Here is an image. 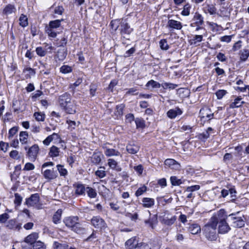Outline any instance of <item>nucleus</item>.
I'll return each instance as SVG.
<instances>
[{"label":"nucleus","mask_w":249,"mask_h":249,"mask_svg":"<svg viewBox=\"0 0 249 249\" xmlns=\"http://www.w3.org/2000/svg\"><path fill=\"white\" fill-rule=\"evenodd\" d=\"M31 247L32 249H46V248L44 243L40 241H37L34 243Z\"/></svg>","instance_id":"37998d69"},{"label":"nucleus","mask_w":249,"mask_h":249,"mask_svg":"<svg viewBox=\"0 0 249 249\" xmlns=\"http://www.w3.org/2000/svg\"><path fill=\"white\" fill-rule=\"evenodd\" d=\"M200 186L198 185H195L191 186H188L186 189V191L189 192H193L198 191L200 189Z\"/></svg>","instance_id":"69168bd1"},{"label":"nucleus","mask_w":249,"mask_h":249,"mask_svg":"<svg viewBox=\"0 0 249 249\" xmlns=\"http://www.w3.org/2000/svg\"><path fill=\"white\" fill-rule=\"evenodd\" d=\"M144 222L146 224L149 225L150 227L153 229L155 225L157 223V218L156 216H154L149 219L145 220Z\"/></svg>","instance_id":"a18cd8bd"},{"label":"nucleus","mask_w":249,"mask_h":249,"mask_svg":"<svg viewBox=\"0 0 249 249\" xmlns=\"http://www.w3.org/2000/svg\"><path fill=\"white\" fill-rule=\"evenodd\" d=\"M160 46L161 50H167L169 48V46L167 43V41L165 39L160 40Z\"/></svg>","instance_id":"052dcab7"},{"label":"nucleus","mask_w":249,"mask_h":249,"mask_svg":"<svg viewBox=\"0 0 249 249\" xmlns=\"http://www.w3.org/2000/svg\"><path fill=\"white\" fill-rule=\"evenodd\" d=\"M147 191V187L145 185L140 187L135 192V196L137 197L142 196L144 193Z\"/></svg>","instance_id":"6e6d98bb"},{"label":"nucleus","mask_w":249,"mask_h":249,"mask_svg":"<svg viewBox=\"0 0 249 249\" xmlns=\"http://www.w3.org/2000/svg\"><path fill=\"white\" fill-rule=\"evenodd\" d=\"M104 153L107 157L119 156L120 155V152L112 148H106Z\"/></svg>","instance_id":"7c9ffc66"},{"label":"nucleus","mask_w":249,"mask_h":249,"mask_svg":"<svg viewBox=\"0 0 249 249\" xmlns=\"http://www.w3.org/2000/svg\"><path fill=\"white\" fill-rule=\"evenodd\" d=\"M56 167L61 176L65 177L67 175L68 171L67 169L64 167L63 165L58 164Z\"/></svg>","instance_id":"8fccbe9b"},{"label":"nucleus","mask_w":249,"mask_h":249,"mask_svg":"<svg viewBox=\"0 0 249 249\" xmlns=\"http://www.w3.org/2000/svg\"><path fill=\"white\" fill-rule=\"evenodd\" d=\"M53 247V249H68L69 246L66 243H61L57 241H54Z\"/></svg>","instance_id":"4c0bfd02"},{"label":"nucleus","mask_w":249,"mask_h":249,"mask_svg":"<svg viewBox=\"0 0 249 249\" xmlns=\"http://www.w3.org/2000/svg\"><path fill=\"white\" fill-rule=\"evenodd\" d=\"M109 26L111 27V33L113 36L115 35L117 30H118L121 36V40L122 41L124 40H129V36L133 31V29L130 27L126 19L112 20Z\"/></svg>","instance_id":"f257e3e1"},{"label":"nucleus","mask_w":249,"mask_h":249,"mask_svg":"<svg viewBox=\"0 0 249 249\" xmlns=\"http://www.w3.org/2000/svg\"><path fill=\"white\" fill-rule=\"evenodd\" d=\"M227 217L228 216L225 210L220 209L211 218L210 220L217 225L218 222L226 221Z\"/></svg>","instance_id":"423d86ee"},{"label":"nucleus","mask_w":249,"mask_h":249,"mask_svg":"<svg viewBox=\"0 0 249 249\" xmlns=\"http://www.w3.org/2000/svg\"><path fill=\"white\" fill-rule=\"evenodd\" d=\"M19 25L22 27H25L28 25V18L26 16L21 14L19 18Z\"/></svg>","instance_id":"79ce46f5"},{"label":"nucleus","mask_w":249,"mask_h":249,"mask_svg":"<svg viewBox=\"0 0 249 249\" xmlns=\"http://www.w3.org/2000/svg\"><path fill=\"white\" fill-rule=\"evenodd\" d=\"M142 204L144 208H150L155 204V200L149 197H143L142 200Z\"/></svg>","instance_id":"5701e85b"},{"label":"nucleus","mask_w":249,"mask_h":249,"mask_svg":"<svg viewBox=\"0 0 249 249\" xmlns=\"http://www.w3.org/2000/svg\"><path fill=\"white\" fill-rule=\"evenodd\" d=\"M127 151L131 154L137 153L140 150V146L135 143H129L126 147Z\"/></svg>","instance_id":"b1692460"},{"label":"nucleus","mask_w":249,"mask_h":249,"mask_svg":"<svg viewBox=\"0 0 249 249\" xmlns=\"http://www.w3.org/2000/svg\"><path fill=\"white\" fill-rule=\"evenodd\" d=\"M95 175L100 178H103L106 176V172L105 171V168L104 166H100L99 169L95 172Z\"/></svg>","instance_id":"c03bdc74"},{"label":"nucleus","mask_w":249,"mask_h":249,"mask_svg":"<svg viewBox=\"0 0 249 249\" xmlns=\"http://www.w3.org/2000/svg\"><path fill=\"white\" fill-rule=\"evenodd\" d=\"M167 26L170 28L176 30H181L182 27L180 22L174 19H169Z\"/></svg>","instance_id":"aec40b11"},{"label":"nucleus","mask_w":249,"mask_h":249,"mask_svg":"<svg viewBox=\"0 0 249 249\" xmlns=\"http://www.w3.org/2000/svg\"><path fill=\"white\" fill-rule=\"evenodd\" d=\"M55 29L50 28L49 26H46L45 27V32L49 37L54 38L57 36L58 33L55 31Z\"/></svg>","instance_id":"f704fd0d"},{"label":"nucleus","mask_w":249,"mask_h":249,"mask_svg":"<svg viewBox=\"0 0 249 249\" xmlns=\"http://www.w3.org/2000/svg\"><path fill=\"white\" fill-rule=\"evenodd\" d=\"M135 122L137 128H143L145 127V122L142 119L137 118Z\"/></svg>","instance_id":"603ef678"},{"label":"nucleus","mask_w":249,"mask_h":249,"mask_svg":"<svg viewBox=\"0 0 249 249\" xmlns=\"http://www.w3.org/2000/svg\"><path fill=\"white\" fill-rule=\"evenodd\" d=\"M150 86L153 89L160 88L161 87L160 84L159 82L154 81V80H149L145 85V87L148 89Z\"/></svg>","instance_id":"a19ab883"},{"label":"nucleus","mask_w":249,"mask_h":249,"mask_svg":"<svg viewBox=\"0 0 249 249\" xmlns=\"http://www.w3.org/2000/svg\"><path fill=\"white\" fill-rule=\"evenodd\" d=\"M206 12L209 13L210 15H214L216 13V9L213 5H207L205 7Z\"/></svg>","instance_id":"49530a36"},{"label":"nucleus","mask_w":249,"mask_h":249,"mask_svg":"<svg viewBox=\"0 0 249 249\" xmlns=\"http://www.w3.org/2000/svg\"><path fill=\"white\" fill-rule=\"evenodd\" d=\"M97 89V86L94 84H91L89 86V93L91 97L96 95V92Z\"/></svg>","instance_id":"4d7b16f0"},{"label":"nucleus","mask_w":249,"mask_h":249,"mask_svg":"<svg viewBox=\"0 0 249 249\" xmlns=\"http://www.w3.org/2000/svg\"><path fill=\"white\" fill-rule=\"evenodd\" d=\"M71 101V95L67 92L61 95L58 98V102L61 107H66V105L70 103Z\"/></svg>","instance_id":"9b49d317"},{"label":"nucleus","mask_w":249,"mask_h":249,"mask_svg":"<svg viewBox=\"0 0 249 249\" xmlns=\"http://www.w3.org/2000/svg\"><path fill=\"white\" fill-rule=\"evenodd\" d=\"M199 113L202 115L201 118L204 119L205 117L210 121L213 118L214 114L211 113V111L209 108H202L200 110Z\"/></svg>","instance_id":"412c9836"},{"label":"nucleus","mask_w":249,"mask_h":249,"mask_svg":"<svg viewBox=\"0 0 249 249\" xmlns=\"http://www.w3.org/2000/svg\"><path fill=\"white\" fill-rule=\"evenodd\" d=\"M249 56V50L248 49L243 50L240 52V60L245 61Z\"/></svg>","instance_id":"09e8293b"},{"label":"nucleus","mask_w":249,"mask_h":249,"mask_svg":"<svg viewBox=\"0 0 249 249\" xmlns=\"http://www.w3.org/2000/svg\"><path fill=\"white\" fill-rule=\"evenodd\" d=\"M25 149L27 150L26 156L29 159L32 161H35L39 150L38 145L36 144H35L29 148H28L27 147H25Z\"/></svg>","instance_id":"39448f33"},{"label":"nucleus","mask_w":249,"mask_h":249,"mask_svg":"<svg viewBox=\"0 0 249 249\" xmlns=\"http://www.w3.org/2000/svg\"><path fill=\"white\" fill-rule=\"evenodd\" d=\"M35 165L30 162H27L25 164L23 170L24 171H30L33 170L35 169Z\"/></svg>","instance_id":"774afa93"},{"label":"nucleus","mask_w":249,"mask_h":249,"mask_svg":"<svg viewBox=\"0 0 249 249\" xmlns=\"http://www.w3.org/2000/svg\"><path fill=\"white\" fill-rule=\"evenodd\" d=\"M124 104H120L116 106L115 115L117 116H122L123 114V110L124 108Z\"/></svg>","instance_id":"3c124183"},{"label":"nucleus","mask_w":249,"mask_h":249,"mask_svg":"<svg viewBox=\"0 0 249 249\" xmlns=\"http://www.w3.org/2000/svg\"><path fill=\"white\" fill-rule=\"evenodd\" d=\"M170 181L172 185L174 186H178L183 183L182 180L181 179L178 178L176 176L171 177Z\"/></svg>","instance_id":"de8ad7c7"},{"label":"nucleus","mask_w":249,"mask_h":249,"mask_svg":"<svg viewBox=\"0 0 249 249\" xmlns=\"http://www.w3.org/2000/svg\"><path fill=\"white\" fill-rule=\"evenodd\" d=\"M6 227L11 230L19 231L21 229V224L15 219H13L6 223Z\"/></svg>","instance_id":"f8f14e48"},{"label":"nucleus","mask_w":249,"mask_h":249,"mask_svg":"<svg viewBox=\"0 0 249 249\" xmlns=\"http://www.w3.org/2000/svg\"><path fill=\"white\" fill-rule=\"evenodd\" d=\"M239 212L235 213H231L229 215L231 221V226L235 228H241L245 226V218L244 215L242 216H237Z\"/></svg>","instance_id":"20e7f679"},{"label":"nucleus","mask_w":249,"mask_h":249,"mask_svg":"<svg viewBox=\"0 0 249 249\" xmlns=\"http://www.w3.org/2000/svg\"><path fill=\"white\" fill-rule=\"evenodd\" d=\"M63 222L68 228L77 233L83 234L85 232L86 230L79 222V218L77 216L66 217Z\"/></svg>","instance_id":"f03ea898"},{"label":"nucleus","mask_w":249,"mask_h":249,"mask_svg":"<svg viewBox=\"0 0 249 249\" xmlns=\"http://www.w3.org/2000/svg\"><path fill=\"white\" fill-rule=\"evenodd\" d=\"M62 214V211L60 209L58 210L56 213L53 214V222L57 224L60 223L61 217Z\"/></svg>","instance_id":"e433bc0d"},{"label":"nucleus","mask_w":249,"mask_h":249,"mask_svg":"<svg viewBox=\"0 0 249 249\" xmlns=\"http://www.w3.org/2000/svg\"><path fill=\"white\" fill-rule=\"evenodd\" d=\"M66 123L68 124V129L72 131L75 129L77 124L75 121H71L70 120H67Z\"/></svg>","instance_id":"680f3d73"},{"label":"nucleus","mask_w":249,"mask_h":249,"mask_svg":"<svg viewBox=\"0 0 249 249\" xmlns=\"http://www.w3.org/2000/svg\"><path fill=\"white\" fill-rule=\"evenodd\" d=\"M101 154L100 153H94L91 157V161L95 165L98 164L101 161Z\"/></svg>","instance_id":"c9c22d12"},{"label":"nucleus","mask_w":249,"mask_h":249,"mask_svg":"<svg viewBox=\"0 0 249 249\" xmlns=\"http://www.w3.org/2000/svg\"><path fill=\"white\" fill-rule=\"evenodd\" d=\"M39 200V195L38 193H35L26 199L25 204L28 207H34L38 204Z\"/></svg>","instance_id":"6e6552de"},{"label":"nucleus","mask_w":249,"mask_h":249,"mask_svg":"<svg viewBox=\"0 0 249 249\" xmlns=\"http://www.w3.org/2000/svg\"><path fill=\"white\" fill-rule=\"evenodd\" d=\"M191 6L189 4H185L184 6L183 9L181 12V15L184 16H189L190 14V10Z\"/></svg>","instance_id":"bf43d9fd"},{"label":"nucleus","mask_w":249,"mask_h":249,"mask_svg":"<svg viewBox=\"0 0 249 249\" xmlns=\"http://www.w3.org/2000/svg\"><path fill=\"white\" fill-rule=\"evenodd\" d=\"M86 193L90 198H95L97 196L96 190L90 187H86Z\"/></svg>","instance_id":"ea45409f"},{"label":"nucleus","mask_w":249,"mask_h":249,"mask_svg":"<svg viewBox=\"0 0 249 249\" xmlns=\"http://www.w3.org/2000/svg\"><path fill=\"white\" fill-rule=\"evenodd\" d=\"M38 238V234L37 232H33L28 235L24 239V242L29 244L27 246L31 247L34 243L36 242Z\"/></svg>","instance_id":"a211bd4d"},{"label":"nucleus","mask_w":249,"mask_h":249,"mask_svg":"<svg viewBox=\"0 0 249 249\" xmlns=\"http://www.w3.org/2000/svg\"><path fill=\"white\" fill-rule=\"evenodd\" d=\"M189 230L192 234H196L200 232L201 228L198 224L193 223L190 225Z\"/></svg>","instance_id":"2f4dec72"},{"label":"nucleus","mask_w":249,"mask_h":249,"mask_svg":"<svg viewBox=\"0 0 249 249\" xmlns=\"http://www.w3.org/2000/svg\"><path fill=\"white\" fill-rule=\"evenodd\" d=\"M227 93V90L219 89L216 92L215 95L218 99H221Z\"/></svg>","instance_id":"13d9d810"},{"label":"nucleus","mask_w":249,"mask_h":249,"mask_svg":"<svg viewBox=\"0 0 249 249\" xmlns=\"http://www.w3.org/2000/svg\"><path fill=\"white\" fill-rule=\"evenodd\" d=\"M41 173L45 179L50 180L54 179L57 177V171L53 168L41 170Z\"/></svg>","instance_id":"1a4fd4ad"},{"label":"nucleus","mask_w":249,"mask_h":249,"mask_svg":"<svg viewBox=\"0 0 249 249\" xmlns=\"http://www.w3.org/2000/svg\"><path fill=\"white\" fill-rule=\"evenodd\" d=\"M75 189V195L76 196H85L86 187L85 185L81 183H75L73 185Z\"/></svg>","instance_id":"dca6fc26"},{"label":"nucleus","mask_w":249,"mask_h":249,"mask_svg":"<svg viewBox=\"0 0 249 249\" xmlns=\"http://www.w3.org/2000/svg\"><path fill=\"white\" fill-rule=\"evenodd\" d=\"M65 111L68 114H73L76 113V104L73 102L68 104L66 107H63Z\"/></svg>","instance_id":"4be33fe9"},{"label":"nucleus","mask_w":249,"mask_h":249,"mask_svg":"<svg viewBox=\"0 0 249 249\" xmlns=\"http://www.w3.org/2000/svg\"><path fill=\"white\" fill-rule=\"evenodd\" d=\"M16 12V8L15 6L11 4H8L4 7L2 13L3 15L7 16Z\"/></svg>","instance_id":"393cba45"},{"label":"nucleus","mask_w":249,"mask_h":249,"mask_svg":"<svg viewBox=\"0 0 249 249\" xmlns=\"http://www.w3.org/2000/svg\"><path fill=\"white\" fill-rule=\"evenodd\" d=\"M45 47H46V49H44L42 47H37L36 48V54L39 56H45L46 55L48 50L49 53H52V51L53 49V47L52 45H49L48 44H46Z\"/></svg>","instance_id":"9d476101"},{"label":"nucleus","mask_w":249,"mask_h":249,"mask_svg":"<svg viewBox=\"0 0 249 249\" xmlns=\"http://www.w3.org/2000/svg\"><path fill=\"white\" fill-rule=\"evenodd\" d=\"M67 55V49L65 48L59 49L57 51V53L55 56L59 61L64 60Z\"/></svg>","instance_id":"a878e982"},{"label":"nucleus","mask_w":249,"mask_h":249,"mask_svg":"<svg viewBox=\"0 0 249 249\" xmlns=\"http://www.w3.org/2000/svg\"><path fill=\"white\" fill-rule=\"evenodd\" d=\"M34 116L37 121H44L45 120V115L44 113L41 112H35L34 114Z\"/></svg>","instance_id":"864d4df0"},{"label":"nucleus","mask_w":249,"mask_h":249,"mask_svg":"<svg viewBox=\"0 0 249 249\" xmlns=\"http://www.w3.org/2000/svg\"><path fill=\"white\" fill-rule=\"evenodd\" d=\"M58 135L55 133H53L52 135L48 136L43 142L44 144L48 145L50 142L54 139H57Z\"/></svg>","instance_id":"58836bf2"},{"label":"nucleus","mask_w":249,"mask_h":249,"mask_svg":"<svg viewBox=\"0 0 249 249\" xmlns=\"http://www.w3.org/2000/svg\"><path fill=\"white\" fill-rule=\"evenodd\" d=\"M9 215L7 213H4L2 214H0V223H6V222L9 218Z\"/></svg>","instance_id":"338daca9"},{"label":"nucleus","mask_w":249,"mask_h":249,"mask_svg":"<svg viewBox=\"0 0 249 249\" xmlns=\"http://www.w3.org/2000/svg\"><path fill=\"white\" fill-rule=\"evenodd\" d=\"M92 225L96 229H105L107 227L105 220L99 216H93L91 219Z\"/></svg>","instance_id":"0eeeda50"},{"label":"nucleus","mask_w":249,"mask_h":249,"mask_svg":"<svg viewBox=\"0 0 249 249\" xmlns=\"http://www.w3.org/2000/svg\"><path fill=\"white\" fill-rule=\"evenodd\" d=\"M242 98L241 97H237L234 101V102H232L230 105V108H238L241 107L245 102L244 101H241Z\"/></svg>","instance_id":"c85d7f7f"},{"label":"nucleus","mask_w":249,"mask_h":249,"mask_svg":"<svg viewBox=\"0 0 249 249\" xmlns=\"http://www.w3.org/2000/svg\"><path fill=\"white\" fill-rule=\"evenodd\" d=\"M212 133H214L213 129L212 127H209L205 132L199 134L197 137L199 140L205 142L210 137Z\"/></svg>","instance_id":"f3484780"},{"label":"nucleus","mask_w":249,"mask_h":249,"mask_svg":"<svg viewBox=\"0 0 249 249\" xmlns=\"http://www.w3.org/2000/svg\"><path fill=\"white\" fill-rule=\"evenodd\" d=\"M19 141L22 144H26L28 142V133L27 131H21L19 133Z\"/></svg>","instance_id":"473e14b6"},{"label":"nucleus","mask_w":249,"mask_h":249,"mask_svg":"<svg viewBox=\"0 0 249 249\" xmlns=\"http://www.w3.org/2000/svg\"><path fill=\"white\" fill-rule=\"evenodd\" d=\"M71 71V68L68 65H63L60 68V71L64 74L70 73Z\"/></svg>","instance_id":"5fc2aeb1"},{"label":"nucleus","mask_w":249,"mask_h":249,"mask_svg":"<svg viewBox=\"0 0 249 249\" xmlns=\"http://www.w3.org/2000/svg\"><path fill=\"white\" fill-rule=\"evenodd\" d=\"M203 40L202 35H195L192 38L189 40V43L191 45L197 46V44L201 42Z\"/></svg>","instance_id":"cd10ccee"},{"label":"nucleus","mask_w":249,"mask_h":249,"mask_svg":"<svg viewBox=\"0 0 249 249\" xmlns=\"http://www.w3.org/2000/svg\"><path fill=\"white\" fill-rule=\"evenodd\" d=\"M183 113L182 110L178 107H176L173 109H169L167 112V117L171 119H175L177 116L181 115Z\"/></svg>","instance_id":"2eb2a0df"},{"label":"nucleus","mask_w":249,"mask_h":249,"mask_svg":"<svg viewBox=\"0 0 249 249\" xmlns=\"http://www.w3.org/2000/svg\"><path fill=\"white\" fill-rule=\"evenodd\" d=\"M177 220V217L174 215L170 218L166 217L163 218L161 223L166 226H170L174 224Z\"/></svg>","instance_id":"c756f323"},{"label":"nucleus","mask_w":249,"mask_h":249,"mask_svg":"<svg viewBox=\"0 0 249 249\" xmlns=\"http://www.w3.org/2000/svg\"><path fill=\"white\" fill-rule=\"evenodd\" d=\"M22 200V197L18 193L15 194V200L14 203L17 206L20 205L21 202Z\"/></svg>","instance_id":"e2e57ef3"},{"label":"nucleus","mask_w":249,"mask_h":249,"mask_svg":"<svg viewBox=\"0 0 249 249\" xmlns=\"http://www.w3.org/2000/svg\"><path fill=\"white\" fill-rule=\"evenodd\" d=\"M139 244L136 237H133L126 241L125 247L126 249H137Z\"/></svg>","instance_id":"6ab92c4d"},{"label":"nucleus","mask_w":249,"mask_h":249,"mask_svg":"<svg viewBox=\"0 0 249 249\" xmlns=\"http://www.w3.org/2000/svg\"><path fill=\"white\" fill-rule=\"evenodd\" d=\"M218 231L220 234H225L228 232L231 228L226 221H223L218 222Z\"/></svg>","instance_id":"ddd939ff"},{"label":"nucleus","mask_w":249,"mask_h":249,"mask_svg":"<svg viewBox=\"0 0 249 249\" xmlns=\"http://www.w3.org/2000/svg\"><path fill=\"white\" fill-rule=\"evenodd\" d=\"M59 149L53 145L50 148L49 154L51 157L54 158L58 157L59 155Z\"/></svg>","instance_id":"72a5a7b5"},{"label":"nucleus","mask_w":249,"mask_h":249,"mask_svg":"<svg viewBox=\"0 0 249 249\" xmlns=\"http://www.w3.org/2000/svg\"><path fill=\"white\" fill-rule=\"evenodd\" d=\"M108 165L112 169H115L117 167V162L113 159H109L108 160Z\"/></svg>","instance_id":"0e129e2a"},{"label":"nucleus","mask_w":249,"mask_h":249,"mask_svg":"<svg viewBox=\"0 0 249 249\" xmlns=\"http://www.w3.org/2000/svg\"><path fill=\"white\" fill-rule=\"evenodd\" d=\"M217 225L210 220L203 228L202 231L205 237L209 240L214 241L217 239L216 232Z\"/></svg>","instance_id":"7ed1b4c3"},{"label":"nucleus","mask_w":249,"mask_h":249,"mask_svg":"<svg viewBox=\"0 0 249 249\" xmlns=\"http://www.w3.org/2000/svg\"><path fill=\"white\" fill-rule=\"evenodd\" d=\"M63 19H55L54 20H51L49 22L48 26H50V28H52L53 29H58L61 28L63 29V27L61 26V22L63 21Z\"/></svg>","instance_id":"bb28decb"},{"label":"nucleus","mask_w":249,"mask_h":249,"mask_svg":"<svg viewBox=\"0 0 249 249\" xmlns=\"http://www.w3.org/2000/svg\"><path fill=\"white\" fill-rule=\"evenodd\" d=\"M192 20L193 22L190 25L191 27L202 26L204 24V18L199 13H196Z\"/></svg>","instance_id":"4468645a"}]
</instances>
